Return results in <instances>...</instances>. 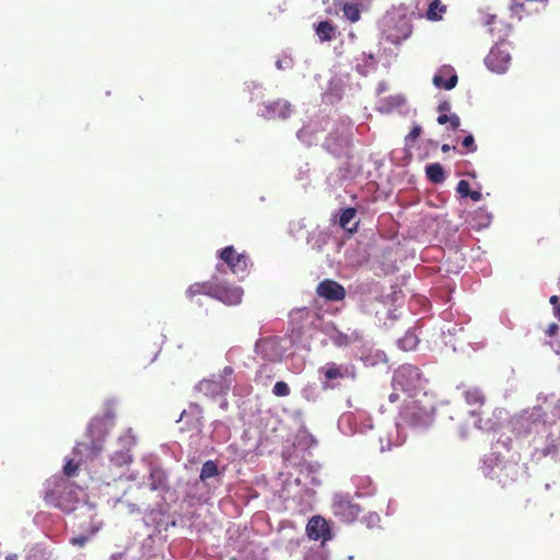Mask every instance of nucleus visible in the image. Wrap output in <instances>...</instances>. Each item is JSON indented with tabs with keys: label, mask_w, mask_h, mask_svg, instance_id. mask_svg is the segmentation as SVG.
Here are the masks:
<instances>
[{
	"label": "nucleus",
	"mask_w": 560,
	"mask_h": 560,
	"mask_svg": "<svg viewBox=\"0 0 560 560\" xmlns=\"http://www.w3.org/2000/svg\"><path fill=\"white\" fill-rule=\"evenodd\" d=\"M79 488L69 479L55 476L47 480L44 500L48 505L71 512L79 502Z\"/></svg>",
	"instance_id": "f257e3e1"
},
{
	"label": "nucleus",
	"mask_w": 560,
	"mask_h": 560,
	"mask_svg": "<svg viewBox=\"0 0 560 560\" xmlns=\"http://www.w3.org/2000/svg\"><path fill=\"white\" fill-rule=\"evenodd\" d=\"M434 410V401L427 393L419 398H408L400 409L399 424L427 427L432 422Z\"/></svg>",
	"instance_id": "f03ea898"
},
{
	"label": "nucleus",
	"mask_w": 560,
	"mask_h": 560,
	"mask_svg": "<svg viewBox=\"0 0 560 560\" xmlns=\"http://www.w3.org/2000/svg\"><path fill=\"white\" fill-rule=\"evenodd\" d=\"M222 266H217V273L208 281L200 282L203 295L213 298L226 305H237L242 301L243 290L240 287L229 285L219 277Z\"/></svg>",
	"instance_id": "7ed1b4c3"
},
{
	"label": "nucleus",
	"mask_w": 560,
	"mask_h": 560,
	"mask_svg": "<svg viewBox=\"0 0 560 560\" xmlns=\"http://www.w3.org/2000/svg\"><path fill=\"white\" fill-rule=\"evenodd\" d=\"M425 380L419 368L411 364L400 365L393 375V387L408 394V398H416L417 393L423 389Z\"/></svg>",
	"instance_id": "20e7f679"
},
{
	"label": "nucleus",
	"mask_w": 560,
	"mask_h": 560,
	"mask_svg": "<svg viewBox=\"0 0 560 560\" xmlns=\"http://www.w3.org/2000/svg\"><path fill=\"white\" fill-rule=\"evenodd\" d=\"M233 374L231 366H225L221 374L212 375L210 378L200 381L197 389L206 396L217 397L226 395L231 388L232 382L230 376Z\"/></svg>",
	"instance_id": "39448f33"
},
{
	"label": "nucleus",
	"mask_w": 560,
	"mask_h": 560,
	"mask_svg": "<svg viewBox=\"0 0 560 560\" xmlns=\"http://www.w3.org/2000/svg\"><path fill=\"white\" fill-rule=\"evenodd\" d=\"M220 259L226 265L232 273L243 279L249 267V257L244 253H237L233 246H226L219 253Z\"/></svg>",
	"instance_id": "423d86ee"
},
{
	"label": "nucleus",
	"mask_w": 560,
	"mask_h": 560,
	"mask_svg": "<svg viewBox=\"0 0 560 560\" xmlns=\"http://www.w3.org/2000/svg\"><path fill=\"white\" fill-rule=\"evenodd\" d=\"M331 510L335 516L339 517L341 522L351 523L355 521L361 512L358 504L353 503L348 495L336 494Z\"/></svg>",
	"instance_id": "0eeeda50"
},
{
	"label": "nucleus",
	"mask_w": 560,
	"mask_h": 560,
	"mask_svg": "<svg viewBox=\"0 0 560 560\" xmlns=\"http://www.w3.org/2000/svg\"><path fill=\"white\" fill-rule=\"evenodd\" d=\"M510 61L511 55L504 47L503 42L492 47L485 59L487 67L491 71L498 73L504 72L508 69Z\"/></svg>",
	"instance_id": "6e6552de"
},
{
	"label": "nucleus",
	"mask_w": 560,
	"mask_h": 560,
	"mask_svg": "<svg viewBox=\"0 0 560 560\" xmlns=\"http://www.w3.org/2000/svg\"><path fill=\"white\" fill-rule=\"evenodd\" d=\"M318 296L329 302H340L346 298L345 288L335 280L325 279L316 288Z\"/></svg>",
	"instance_id": "1a4fd4ad"
},
{
	"label": "nucleus",
	"mask_w": 560,
	"mask_h": 560,
	"mask_svg": "<svg viewBox=\"0 0 560 560\" xmlns=\"http://www.w3.org/2000/svg\"><path fill=\"white\" fill-rule=\"evenodd\" d=\"M432 82L438 89L452 90L456 86L458 77L453 67L442 66L438 69Z\"/></svg>",
	"instance_id": "9d476101"
},
{
	"label": "nucleus",
	"mask_w": 560,
	"mask_h": 560,
	"mask_svg": "<svg viewBox=\"0 0 560 560\" xmlns=\"http://www.w3.org/2000/svg\"><path fill=\"white\" fill-rule=\"evenodd\" d=\"M291 114V105L288 101L278 100L265 106L264 116L267 119H287Z\"/></svg>",
	"instance_id": "9b49d317"
},
{
	"label": "nucleus",
	"mask_w": 560,
	"mask_h": 560,
	"mask_svg": "<svg viewBox=\"0 0 560 560\" xmlns=\"http://www.w3.org/2000/svg\"><path fill=\"white\" fill-rule=\"evenodd\" d=\"M483 23L488 26V32L501 42H504L510 33V25L503 23L495 14L487 15Z\"/></svg>",
	"instance_id": "f8f14e48"
},
{
	"label": "nucleus",
	"mask_w": 560,
	"mask_h": 560,
	"mask_svg": "<svg viewBox=\"0 0 560 560\" xmlns=\"http://www.w3.org/2000/svg\"><path fill=\"white\" fill-rule=\"evenodd\" d=\"M306 532L310 538L317 540L319 538H325L326 534L329 532V528L323 517L313 516L306 525Z\"/></svg>",
	"instance_id": "ddd939ff"
},
{
	"label": "nucleus",
	"mask_w": 560,
	"mask_h": 560,
	"mask_svg": "<svg viewBox=\"0 0 560 560\" xmlns=\"http://www.w3.org/2000/svg\"><path fill=\"white\" fill-rule=\"evenodd\" d=\"M120 441L127 446V450L115 452L110 459L112 463L118 467H122L131 462L130 446L136 443L135 438L131 435L125 436L120 439Z\"/></svg>",
	"instance_id": "4468645a"
},
{
	"label": "nucleus",
	"mask_w": 560,
	"mask_h": 560,
	"mask_svg": "<svg viewBox=\"0 0 560 560\" xmlns=\"http://www.w3.org/2000/svg\"><path fill=\"white\" fill-rule=\"evenodd\" d=\"M361 340L362 334L357 329L351 330L350 332H342L340 330H336L331 336V341L337 347H348Z\"/></svg>",
	"instance_id": "2eb2a0df"
},
{
	"label": "nucleus",
	"mask_w": 560,
	"mask_h": 560,
	"mask_svg": "<svg viewBox=\"0 0 560 560\" xmlns=\"http://www.w3.org/2000/svg\"><path fill=\"white\" fill-rule=\"evenodd\" d=\"M357 214V209L355 208H352V207H349V208H346L342 210L341 214H340V218H339V225L340 228H342L345 231L349 232V233H354L358 231L359 229V222H354L351 226H350V222L354 219Z\"/></svg>",
	"instance_id": "dca6fc26"
},
{
	"label": "nucleus",
	"mask_w": 560,
	"mask_h": 560,
	"mask_svg": "<svg viewBox=\"0 0 560 560\" xmlns=\"http://www.w3.org/2000/svg\"><path fill=\"white\" fill-rule=\"evenodd\" d=\"M465 400L471 407L479 409L483 406L486 401V397L480 388L470 387L464 392Z\"/></svg>",
	"instance_id": "f3484780"
},
{
	"label": "nucleus",
	"mask_w": 560,
	"mask_h": 560,
	"mask_svg": "<svg viewBox=\"0 0 560 560\" xmlns=\"http://www.w3.org/2000/svg\"><path fill=\"white\" fill-rule=\"evenodd\" d=\"M336 25L329 21H322L315 26V32L320 42H330L335 37Z\"/></svg>",
	"instance_id": "a211bd4d"
},
{
	"label": "nucleus",
	"mask_w": 560,
	"mask_h": 560,
	"mask_svg": "<svg viewBox=\"0 0 560 560\" xmlns=\"http://www.w3.org/2000/svg\"><path fill=\"white\" fill-rule=\"evenodd\" d=\"M425 174L433 184H441L445 179L444 170L440 163L429 164L425 167Z\"/></svg>",
	"instance_id": "6ab92c4d"
},
{
	"label": "nucleus",
	"mask_w": 560,
	"mask_h": 560,
	"mask_svg": "<svg viewBox=\"0 0 560 560\" xmlns=\"http://www.w3.org/2000/svg\"><path fill=\"white\" fill-rule=\"evenodd\" d=\"M346 371L347 369L343 371L341 366H338L334 362H329L320 369V372L324 373L325 378L328 381L343 378L346 376Z\"/></svg>",
	"instance_id": "aec40b11"
},
{
	"label": "nucleus",
	"mask_w": 560,
	"mask_h": 560,
	"mask_svg": "<svg viewBox=\"0 0 560 560\" xmlns=\"http://www.w3.org/2000/svg\"><path fill=\"white\" fill-rule=\"evenodd\" d=\"M445 11H446V5H444L440 0H433L429 4V9L427 11V18L431 21H439L442 19Z\"/></svg>",
	"instance_id": "412c9836"
},
{
	"label": "nucleus",
	"mask_w": 560,
	"mask_h": 560,
	"mask_svg": "<svg viewBox=\"0 0 560 560\" xmlns=\"http://www.w3.org/2000/svg\"><path fill=\"white\" fill-rule=\"evenodd\" d=\"M219 474L220 471L217 463L214 460L209 459L206 463H203L199 478L201 481H206L207 479L215 477Z\"/></svg>",
	"instance_id": "4be33fe9"
},
{
	"label": "nucleus",
	"mask_w": 560,
	"mask_h": 560,
	"mask_svg": "<svg viewBox=\"0 0 560 560\" xmlns=\"http://www.w3.org/2000/svg\"><path fill=\"white\" fill-rule=\"evenodd\" d=\"M345 16L351 22L355 23L361 18V12L357 3H345L342 5Z\"/></svg>",
	"instance_id": "5701e85b"
},
{
	"label": "nucleus",
	"mask_w": 560,
	"mask_h": 560,
	"mask_svg": "<svg viewBox=\"0 0 560 560\" xmlns=\"http://www.w3.org/2000/svg\"><path fill=\"white\" fill-rule=\"evenodd\" d=\"M438 122L440 125H445V124L450 122L452 130H456L460 126V119L456 114H452V115L442 114L438 117Z\"/></svg>",
	"instance_id": "b1692460"
},
{
	"label": "nucleus",
	"mask_w": 560,
	"mask_h": 560,
	"mask_svg": "<svg viewBox=\"0 0 560 560\" xmlns=\"http://www.w3.org/2000/svg\"><path fill=\"white\" fill-rule=\"evenodd\" d=\"M272 394L277 397H285V396H289L290 395V387L289 385L283 382V381H279L275 384L273 388H272Z\"/></svg>",
	"instance_id": "393cba45"
},
{
	"label": "nucleus",
	"mask_w": 560,
	"mask_h": 560,
	"mask_svg": "<svg viewBox=\"0 0 560 560\" xmlns=\"http://www.w3.org/2000/svg\"><path fill=\"white\" fill-rule=\"evenodd\" d=\"M422 132V128L419 125H415L410 132L406 137V144H411L417 141Z\"/></svg>",
	"instance_id": "a878e982"
},
{
	"label": "nucleus",
	"mask_w": 560,
	"mask_h": 560,
	"mask_svg": "<svg viewBox=\"0 0 560 560\" xmlns=\"http://www.w3.org/2000/svg\"><path fill=\"white\" fill-rule=\"evenodd\" d=\"M201 284L200 282H195L192 283L191 285L188 287V289L186 290V296L189 299V300H192L196 295H200V294H203V291L201 289Z\"/></svg>",
	"instance_id": "bb28decb"
},
{
	"label": "nucleus",
	"mask_w": 560,
	"mask_h": 560,
	"mask_svg": "<svg viewBox=\"0 0 560 560\" xmlns=\"http://www.w3.org/2000/svg\"><path fill=\"white\" fill-rule=\"evenodd\" d=\"M79 469V464L73 459H69L63 466V474L67 477H72L77 474Z\"/></svg>",
	"instance_id": "cd10ccee"
},
{
	"label": "nucleus",
	"mask_w": 560,
	"mask_h": 560,
	"mask_svg": "<svg viewBox=\"0 0 560 560\" xmlns=\"http://www.w3.org/2000/svg\"><path fill=\"white\" fill-rule=\"evenodd\" d=\"M456 190L462 197H468L471 191L470 184L465 179H460L457 184Z\"/></svg>",
	"instance_id": "c85d7f7f"
},
{
	"label": "nucleus",
	"mask_w": 560,
	"mask_h": 560,
	"mask_svg": "<svg viewBox=\"0 0 560 560\" xmlns=\"http://www.w3.org/2000/svg\"><path fill=\"white\" fill-rule=\"evenodd\" d=\"M462 145L467 149L470 152H474L477 150V147L475 144V139L471 135H468L464 138Z\"/></svg>",
	"instance_id": "c756f323"
},
{
	"label": "nucleus",
	"mask_w": 560,
	"mask_h": 560,
	"mask_svg": "<svg viewBox=\"0 0 560 560\" xmlns=\"http://www.w3.org/2000/svg\"><path fill=\"white\" fill-rule=\"evenodd\" d=\"M70 542L74 546L83 547L88 542V537L83 535L73 537Z\"/></svg>",
	"instance_id": "7c9ffc66"
},
{
	"label": "nucleus",
	"mask_w": 560,
	"mask_h": 560,
	"mask_svg": "<svg viewBox=\"0 0 560 560\" xmlns=\"http://www.w3.org/2000/svg\"><path fill=\"white\" fill-rule=\"evenodd\" d=\"M559 326L556 323H551L548 328L546 329V335L549 337H553L558 334Z\"/></svg>",
	"instance_id": "2f4dec72"
},
{
	"label": "nucleus",
	"mask_w": 560,
	"mask_h": 560,
	"mask_svg": "<svg viewBox=\"0 0 560 560\" xmlns=\"http://www.w3.org/2000/svg\"><path fill=\"white\" fill-rule=\"evenodd\" d=\"M450 109H451V104L447 101L440 103L438 106V110L443 114H445V112H448Z\"/></svg>",
	"instance_id": "473e14b6"
},
{
	"label": "nucleus",
	"mask_w": 560,
	"mask_h": 560,
	"mask_svg": "<svg viewBox=\"0 0 560 560\" xmlns=\"http://www.w3.org/2000/svg\"><path fill=\"white\" fill-rule=\"evenodd\" d=\"M468 197H470L474 201H479L481 199L482 195L480 191L471 190L470 194L468 195Z\"/></svg>",
	"instance_id": "72a5a7b5"
},
{
	"label": "nucleus",
	"mask_w": 560,
	"mask_h": 560,
	"mask_svg": "<svg viewBox=\"0 0 560 560\" xmlns=\"http://www.w3.org/2000/svg\"><path fill=\"white\" fill-rule=\"evenodd\" d=\"M304 560H325V559L319 553H312V555L306 556Z\"/></svg>",
	"instance_id": "f704fd0d"
},
{
	"label": "nucleus",
	"mask_w": 560,
	"mask_h": 560,
	"mask_svg": "<svg viewBox=\"0 0 560 560\" xmlns=\"http://www.w3.org/2000/svg\"><path fill=\"white\" fill-rule=\"evenodd\" d=\"M523 4L522 3H515L514 5H512V11L513 13H518L521 10H523Z\"/></svg>",
	"instance_id": "c9c22d12"
},
{
	"label": "nucleus",
	"mask_w": 560,
	"mask_h": 560,
	"mask_svg": "<svg viewBox=\"0 0 560 560\" xmlns=\"http://www.w3.org/2000/svg\"><path fill=\"white\" fill-rule=\"evenodd\" d=\"M558 301H559V298H558L557 295H552V296H550V299H549V303H550L551 305H553V307H556V306H560V305L558 304Z\"/></svg>",
	"instance_id": "e433bc0d"
},
{
	"label": "nucleus",
	"mask_w": 560,
	"mask_h": 560,
	"mask_svg": "<svg viewBox=\"0 0 560 560\" xmlns=\"http://www.w3.org/2000/svg\"><path fill=\"white\" fill-rule=\"evenodd\" d=\"M310 314V311H307L306 308H303V310H298L294 315H299L300 317H303L304 315H308Z\"/></svg>",
	"instance_id": "4c0bfd02"
},
{
	"label": "nucleus",
	"mask_w": 560,
	"mask_h": 560,
	"mask_svg": "<svg viewBox=\"0 0 560 560\" xmlns=\"http://www.w3.org/2000/svg\"><path fill=\"white\" fill-rule=\"evenodd\" d=\"M399 399V395L397 393H392L389 395V401L396 402Z\"/></svg>",
	"instance_id": "58836bf2"
},
{
	"label": "nucleus",
	"mask_w": 560,
	"mask_h": 560,
	"mask_svg": "<svg viewBox=\"0 0 560 560\" xmlns=\"http://www.w3.org/2000/svg\"><path fill=\"white\" fill-rule=\"evenodd\" d=\"M553 315L555 317H557L560 322V305L559 306H556L553 307Z\"/></svg>",
	"instance_id": "ea45409f"
},
{
	"label": "nucleus",
	"mask_w": 560,
	"mask_h": 560,
	"mask_svg": "<svg viewBox=\"0 0 560 560\" xmlns=\"http://www.w3.org/2000/svg\"><path fill=\"white\" fill-rule=\"evenodd\" d=\"M413 340V336H406L404 339H402V342L404 343H411Z\"/></svg>",
	"instance_id": "a19ab883"
},
{
	"label": "nucleus",
	"mask_w": 560,
	"mask_h": 560,
	"mask_svg": "<svg viewBox=\"0 0 560 560\" xmlns=\"http://www.w3.org/2000/svg\"><path fill=\"white\" fill-rule=\"evenodd\" d=\"M441 150H442L444 153H446V152H448V151L451 150V147H450L448 144H446V143H445V144H443V145L441 147Z\"/></svg>",
	"instance_id": "79ce46f5"
},
{
	"label": "nucleus",
	"mask_w": 560,
	"mask_h": 560,
	"mask_svg": "<svg viewBox=\"0 0 560 560\" xmlns=\"http://www.w3.org/2000/svg\"><path fill=\"white\" fill-rule=\"evenodd\" d=\"M5 560H18V556L16 555H9V556H7Z\"/></svg>",
	"instance_id": "37998d69"
},
{
	"label": "nucleus",
	"mask_w": 560,
	"mask_h": 560,
	"mask_svg": "<svg viewBox=\"0 0 560 560\" xmlns=\"http://www.w3.org/2000/svg\"><path fill=\"white\" fill-rule=\"evenodd\" d=\"M221 408H223V409H226V408H228V401H226V400H223V401L221 402Z\"/></svg>",
	"instance_id": "c03bdc74"
},
{
	"label": "nucleus",
	"mask_w": 560,
	"mask_h": 560,
	"mask_svg": "<svg viewBox=\"0 0 560 560\" xmlns=\"http://www.w3.org/2000/svg\"><path fill=\"white\" fill-rule=\"evenodd\" d=\"M82 446H83V444H78V445H77V447H75V450H79V448H80V447H82Z\"/></svg>",
	"instance_id": "a18cd8bd"
}]
</instances>
